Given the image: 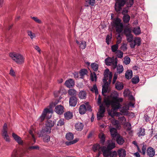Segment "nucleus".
I'll return each instance as SVG.
<instances>
[{
	"label": "nucleus",
	"instance_id": "obj_1",
	"mask_svg": "<svg viewBox=\"0 0 157 157\" xmlns=\"http://www.w3.org/2000/svg\"><path fill=\"white\" fill-rule=\"evenodd\" d=\"M112 100H110L108 98L104 99L103 102L107 107L111 105L112 109L115 110L119 109L121 107V105L120 102H121L123 101L122 98L118 97V95L112 96Z\"/></svg>",
	"mask_w": 157,
	"mask_h": 157
},
{
	"label": "nucleus",
	"instance_id": "obj_2",
	"mask_svg": "<svg viewBox=\"0 0 157 157\" xmlns=\"http://www.w3.org/2000/svg\"><path fill=\"white\" fill-rule=\"evenodd\" d=\"M110 141H108V143L107 147L103 146L101 150L103 152V155L105 157H116L117 156V153L116 151H112V150L115 147L114 143L111 142L109 143Z\"/></svg>",
	"mask_w": 157,
	"mask_h": 157
},
{
	"label": "nucleus",
	"instance_id": "obj_3",
	"mask_svg": "<svg viewBox=\"0 0 157 157\" xmlns=\"http://www.w3.org/2000/svg\"><path fill=\"white\" fill-rule=\"evenodd\" d=\"M104 75V77L103 81L104 84L102 86V94L104 96L105 94L107 92L109 85L111 82L112 74L111 72H110L109 70L107 68L105 70Z\"/></svg>",
	"mask_w": 157,
	"mask_h": 157
},
{
	"label": "nucleus",
	"instance_id": "obj_4",
	"mask_svg": "<svg viewBox=\"0 0 157 157\" xmlns=\"http://www.w3.org/2000/svg\"><path fill=\"white\" fill-rule=\"evenodd\" d=\"M10 57L17 63L22 64L24 63L25 58L22 55L16 52H10Z\"/></svg>",
	"mask_w": 157,
	"mask_h": 157
},
{
	"label": "nucleus",
	"instance_id": "obj_5",
	"mask_svg": "<svg viewBox=\"0 0 157 157\" xmlns=\"http://www.w3.org/2000/svg\"><path fill=\"white\" fill-rule=\"evenodd\" d=\"M2 135L3 139L7 142H9L10 138L7 133V126L6 123H5L2 131Z\"/></svg>",
	"mask_w": 157,
	"mask_h": 157
},
{
	"label": "nucleus",
	"instance_id": "obj_6",
	"mask_svg": "<svg viewBox=\"0 0 157 157\" xmlns=\"http://www.w3.org/2000/svg\"><path fill=\"white\" fill-rule=\"evenodd\" d=\"M116 2L115 3L114 8L115 11L118 12L120 11L122 9V7H123L126 2V0H116Z\"/></svg>",
	"mask_w": 157,
	"mask_h": 157
},
{
	"label": "nucleus",
	"instance_id": "obj_7",
	"mask_svg": "<svg viewBox=\"0 0 157 157\" xmlns=\"http://www.w3.org/2000/svg\"><path fill=\"white\" fill-rule=\"evenodd\" d=\"M51 132V131L49 129L45 127L42 128V129L39 132L38 134L39 135V137H42L43 136L46 135L47 134L50 133Z\"/></svg>",
	"mask_w": 157,
	"mask_h": 157
},
{
	"label": "nucleus",
	"instance_id": "obj_8",
	"mask_svg": "<svg viewBox=\"0 0 157 157\" xmlns=\"http://www.w3.org/2000/svg\"><path fill=\"white\" fill-rule=\"evenodd\" d=\"M12 136L14 140L16 141L18 144L21 145H23V142L20 137L14 132L12 133Z\"/></svg>",
	"mask_w": 157,
	"mask_h": 157
},
{
	"label": "nucleus",
	"instance_id": "obj_9",
	"mask_svg": "<svg viewBox=\"0 0 157 157\" xmlns=\"http://www.w3.org/2000/svg\"><path fill=\"white\" fill-rule=\"evenodd\" d=\"M78 98L76 97H71L69 98V103L70 106L75 107L78 102Z\"/></svg>",
	"mask_w": 157,
	"mask_h": 157
},
{
	"label": "nucleus",
	"instance_id": "obj_10",
	"mask_svg": "<svg viewBox=\"0 0 157 157\" xmlns=\"http://www.w3.org/2000/svg\"><path fill=\"white\" fill-rule=\"evenodd\" d=\"M146 152L147 155L149 157H153L155 154V150L151 147H149L147 149Z\"/></svg>",
	"mask_w": 157,
	"mask_h": 157
},
{
	"label": "nucleus",
	"instance_id": "obj_11",
	"mask_svg": "<svg viewBox=\"0 0 157 157\" xmlns=\"http://www.w3.org/2000/svg\"><path fill=\"white\" fill-rule=\"evenodd\" d=\"M55 112L59 114H62L64 112V107L61 105H58L55 108Z\"/></svg>",
	"mask_w": 157,
	"mask_h": 157
},
{
	"label": "nucleus",
	"instance_id": "obj_12",
	"mask_svg": "<svg viewBox=\"0 0 157 157\" xmlns=\"http://www.w3.org/2000/svg\"><path fill=\"white\" fill-rule=\"evenodd\" d=\"M55 121H52L51 120H48L45 123V127L51 130V128L52 127L55 123Z\"/></svg>",
	"mask_w": 157,
	"mask_h": 157
},
{
	"label": "nucleus",
	"instance_id": "obj_13",
	"mask_svg": "<svg viewBox=\"0 0 157 157\" xmlns=\"http://www.w3.org/2000/svg\"><path fill=\"white\" fill-rule=\"evenodd\" d=\"M65 85L68 88L73 87L75 85V82L72 79L67 80L65 82Z\"/></svg>",
	"mask_w": 157,
	"mask_h": 157
},
{
	"label": "nucleus",
	"instance_id": "obj_14",
	"mask_svg": "<svg viewBox=\"0 0 157 157\" xmlns=\"http://www.w3.org/2000/svg\"><path fill=\"white\" fill-rule=\"evenodd\" d=\"M87 111L85 104L81 105L79 109V113L81 115H83Z\"/></svg>",
	"mask_w": 157,
	"mask_h": 157
},
{
	"label": "nucleus",
	"instance_id": "obj_15",
	"mask_svg": "<svg viewBox=\"0 0 157 157\" xmlns=\"http://www.w3.org/2000/svg\"><path fill=\"white\" fill-rule=\"evenodd\" d=\"M75 129L78 131H81L83 129V124L79 122H77L75 125Z\"/></svg>",
	"mask_w": 157,
	"mask_h": 157
},
{
	"label": "nucleus",
	"instance_id": "obj_16",
	"mask_svg": "<svg viewBox=\"0 0 157 157\" xmlns=\"http://www.w3.org/2000/svg\"><path fill=\"white\" fill-rule=\"evenodd\" d=\"M98 137L100 139L101 143L102 145H104L105 140V135L102 132H100L98 135Z\"/></svg>",
	"mask_w": 157,
	"mask_h": 157
},
{
	"label": "nucleus",
	"instance_id": "obj_17",
	"mask_svg": "<svg viewBox=\"0 0 157 157\" xmlns=\"http://www.w3.org/2000/svg\"><path fill=\"white\" fill-rule=\"evenodd\" d=\"M117 154L119 157H125L126 155V151L123 149L118 150Z\"/></svg>",
	"mask_w": 157,
	"mask_h": 157
},
{
	"label": "nucleus",
	"instance_id": "obj_18",
	"mask_svg": "<svg viewBox=\"0 0 157 157\" xmlns=\"http://www.w3.org/2000/svg\"><path fill=\"white\" fill-rule=\"evenodd\" d=\"M64 115L65 119L67 120L71 119L73 116L72 113L70 111L65 112Z\"/></svg>",
	"mask_w": 157,
	"mask_h": 157
},
{
	"label": "nucleus",
	"instance_id": "obj_19",
	"mask_svg": "<svg viewBox=\"0 0 157 157\" xmlns=\"http://www.w3.org/2000/svg\"><path fill=\"white\" fill-rule=\"evenodd\" d=\"M109 130L111 136L113 138L116 137L117 134L116 129L114 128H111Z\"/></svg>",
	"mask_w": 157,
	"mask_h": 157
},
{
	"label": "nucleus",
	"instance_id": "obj_20",
	"mask_svg": "<svg viewBox=\"0 0 157 157\" xmlns=\"http://www.w3.org/2000/svg\"><path fill=\"white\" fill-rule=\"evenodd\" d=\"M140 146L142 147V151L141 150V152H140L144 155L146 154L147 145L145 144L144 142H143V143L140 144Z\"/></svg>",
	"mask_w": 157,
	"mask_h": 157
},
{
	"label": "nucleus",
	"instance_id": "obj_21",
	"mask_svg": "<svg viewBox=\"0 0 157 157\" xmlns=\"http://www.w3.org/2000/svg\"><path fill=\"white\" fill-rule=\"evenodd\" d=\"M116 141L117 143L119 145H122L124 142V140L122 136H119L117 137Z\"/></svg>",
	"mask_w": 157,
	"mask_h": 157
},
{
	"label": "nucleus",
	"instance_id": "obj_22",
	"mask_svg": "<svg viewBox=\"0 0 157 157\" xmlns=\"http://www.w3.org/2000/svg\"><path fill=\"white\" fill-rule=\"evenodd\" d=\"M88 71L86 69H84L81 70L79 72L80 77V78H83L85 75L87 74Z\"/></svg>",
	"mask_w": 157,
	"mask_h": 157
},
{
	"label": "nucleus",
	"instance_id": "obj_23",
	"mask_svg": "<svg viewBox=\"0 0 157 157\" xmlns=\"http://www.w3.org/2000/svg\"><path fill=\"white\" fill-rule=\"evenodd\" d=\"M114 27H115L116 31L118 33H120L123 30L124 26L123 24H121L118 25V26H116Z\"/></svg>",
	"mask_w": 157,
	"mask_h": 157
},
{
	"label": "nucleus",
	"instance_id": "obj_24",
	"mask_svg": "<svg viewBox=\"0 0 157 157\" xmlns=\"http://www.w3.org/2000/svg\"><path fill=\"white\" fill-rule=\"evenodd\" d=\"M124 86L122 83L117 81L115 84V88L117 90H121L123 88Z\"/></svg>",
	"mask_w": 157,
	"mask_h": 157
},
{
	"label": "nucleus",
	"instance_id": "obj_25",
	"mask_svg": "<svg viewBox=\"0 0 157 157\" xmlns=\"http://www.w3.org/2000/svg\"><path fill=\"white\" fill-rule=\"evenodd\" d=\"M132 76V72L131 70L127 71L125 74V78L128 79H131Z\"/></svg>",
	"mask_w": 157,
	"mask_h": 157
},
{
	"label": "nucleus",
	"instance_id": "obj_26",
	"mask_svg": "<svg viewBox=\"0 0 157 157\" xmlns=\"http://www.w3.org/2000/svg\"><path fill=\"white\" fill-rule=\"evenodd\" d=\"M78 95L80 99H85L86 98V94L85 91L82 90L79 93Z\"/></svg>",
	"mask_w": 157,
	"mask_h": 157
},
{
	"label": "nucleus",
	"instance_id": "obj_27",
	"mask_svg": "<svg viewBox=\"0 0 157 157\" xmlns=\"http://www.w3.org/2000/svg\"><path fill=\"white\" fill-rule=\"evenodd\" d=\"M122 19L124 23H128L130 20V16L128 14H124Z\"/></svg>",
	"mask_w": 157,
	"mask_h": 157
},
{
	"label": "nucleus",
	"instance_id": "obj_28",
	"mask_svg": "<svg viewBox=\"0 0 157 157\" xmlns=\"http://www.w3.org/2000/svg\"><path fill=\"white\" fill-rule=\"evenodd\" d=\"M65 137L67 140L71 141L74 138V135L72 133L68 132L66 134Z\"/></svg>",
	"mask_w": 157,
	"mask_h": 157
},
{
	"label": "nucleus",
	"instance_id": "obj_29",
	"mask_svg": "<svg viewBox=\"0 0 157 157\" xmlns=\"http://www.w3.org/2000/svg\"><path fill=\"white\" fill-rule=\"evenodd\" d=\"M111 123L113 125L116 126L117 128L120 129L121 128V126L118 121L114 119L112 121Z\"/></svg>",
	"mask_w": 157,
	"mask_h": 157
},
{
	"label": "nucleus",
	"instance_id": "obj_30",
	"mask_svg": "<svg viewBox=\"0 0 157 157\" xmlns=\"http://www.w3.org/2000/svg\"><path fill=\"white\" fill-rule=\"evenodd\" d=\"M121 20L119 18L117 17L116 19H114L113 21L114 26H118V25L122 24V23H121Z\"/></svg>",
	"mask_w": 157,
	"mask_h": 157
},
{
	"label": "nucleus",
	"instance_id": "obj_31",
	"mask_svg": "<svg viewBox=\"0 0 157 157\" xmlns=\"http://www.w3.org/2000/svg\"><path fill=\"white\" fill-rule=\"evenodd\" d=\"M79 140V139L78 138H76L74 140H73L71 141H66L65 143V144L67 146L76 143Z\"/></svg>",
	"mask_w": 157,
	"mask_h": 157
},
{
	"label": "nucleus",
	"instance_id": "obj_32",
	"mask_svg": "<svg viewBox=\"0 0 157 157\" xmlns=\"http://www.w3.org/2000/svg\"><path fill=\"white\" fill-rule=\"evenodd\" d=\"M131 30L130 28H125L124 31V33L125 36L131 34Z\"/></svg>",
	"mask_w": 157,
	"mask_h": 157
},
{
	"label": "nucleus",
	"instance_id": "obj_33",
	"mask_svg": "<svg viewBox=\"0 0 157 157\" xmlns=\"http://www.w3.org/2000/svg\"><path fill=\"white\" fill-rule=\"evenodd\" d=\"M68 94L71 97H76V90L73 89H71L68 90Z\"/></svg>",
	"mask_w": 157,
	"mask_h": 157
},
{
	"label": "nucleus",
	"instance_id": "obj_34",
	"mask_svg": "<svg viewBox=\"0 0 157 157\" xmlns=\"http://www.w3.org/2000/svg\"><path fill=\"white\" fill-rule=\"evenodd\" d=\"M91 66L92 68L94 71H96L98 70V65L95 63L91 64Z\"/></svg>",
	"mask_w": 157,
	"mask_h": 157
},
{
	"label": "nucleus",
	"instance_id": "obj_35",
	"mask_svg": "<svg viewBox=\"0 0 157 157\" xmlns=\"http://www.w3.org/2000/svg\"><path fill=\"white\" fill-rule=\"evenodd\" d=\"M138 134V136L139 137H140L141 136H144L145 135V132L144 128H142V127L140 128Z\"/></svg>",
	"mask_w": 157,
	"mask_h": 157
},
{
	"label": "nucleus",
	"instance_id": "obj_36",
	"mask_svg": "<svg viewBox=\"0 0 157 157\" xmlns=\"http://www.w3.org/2000/svg\"><path fill=\"white\" fill-rule=\"evenodd\" d=\"M139 78L138 75H136L135 77H133L132 79V82L133 84H137L139 81Z\"/></svg>",
	"mask_w": 157,
	"mask_h": 157
},
{
	"label": "nucleus",
	"instance_id": "obj_37",
	"mask_svg": "<svg viewBox=\"0 0 157 157\" xmlns=\"http://www.w3.org/2000/svg\"><path fill=\"white\" fill-rule=\"evenodd\" d=\"M117 73H121L124 70V68L123 66L119 64L117 67Z\"/></svg>",
	"mask_w": 157,
	"mask_h": 157
},
{
	"label": "nucleus",
	"instance_id": "obj_38",
	"mask_svg": "<svg viewBox=\"0 0 157 157\" xmlns=\"http://www.w3.org/2000/svg\"><path fill=\"white\" fill-rule=\"evenodd\" d=\"M113 60L111 58L109 57L106 58L105 60L106 64L107 65H110Z\"/></svg>",
	"mask_w": 157,
	"mask_h": 157
},
{
	"label": "nucleus",
	"instance_id": "obj_39",
	"mask_svg": "<svg viewBox=\"0 0 157 157\" xmlns=\"http://www.w3.org/2000/svg\"><path fill=\"white\" fill-rule=\"evenodd\" d=\"M133 32L136 35H139L141 33V30L140 27H138L134 28Z\"/></svg>",
	"mask_w": 157,
	"mask_h": 157
},
{
	"label": "nucleus",
	"instance_id": "obj_40",
	"mask_svg": "<svg viewBox=\"0 0 157 157\" xmlns=\"http://www.w3.org/2000/svg\"><path fill=\"white\" fill-rule=\"evenodd\" d=\"M126 36L128 42L129 43L132 42L133 39V37L132 34H131Z\"/></svg>",
	"mask_w": 157,
	"mask_h": 157
},
{
	"label": "nucleus",
	"instance_id": "obj_41",
	"mask_svg": "<svg viewBox=\"0 0 157 157\" xmlns=\"http://www.w3.org/2000/svg\"><path fill=\"white\" fill-rule=\"evenodd\" d=\"M126 3L127 4V7H131L133 4L134 0H126Z\"/></svg>",
	"mask_w": 157,
	"mask_h": 157
},
{
	"label": "nucleus",
	"instance_id": "obj_42",
	"mask_svg": "<svg viewBox=\"0 0 157 157\" xmlns=\"http://www.w3.org/2000/svg\"><path fill=\"white\" fill-rule=\"evenodd\" d=\"M86 46V42L84 41H81V43L80 44V48L82 49H85Z\"/></svg>",
	"mask_w": 157,
	"mask_h": 157
},
{
	"label": "nucleus",
	"instance_id": "obj_43",
	"mask_svg": "<svg viewBox=\"0 0 157 157\" xmlns=\"http://www.w3.org/2000/svg\"><path fill=\"white\" fill-rule=\"evenodd\" d=\"M100 148V145L98 144H96L93 145L92 149L95 152L99 149Z\"/></svg>",
	"mask_w": 157,
	"mask_h": 157
},
{
	"label": "nucleus",
	"instance_id": "obj_44",
	"mask_svg": "<svg viewBox=\"0 0 157 157\" xmlns=\"http://www.w3.org/2000/svg\"><path fill=\"white\" fill-rule=\"evenodd\" d=\"M116 53L118 58H121L123 57V53L121 51L118 50L117 51Z\"/></svg>",
	"mask_w": 157,
	"mask_h": 157
},
{
	"label": "nucleus",
	"instance_id": "obj_45",
	"mask_svg": "<svg viewBox=\"0 0 157 157\" xmlns=\"http://www.w3.org/2000/svg\"><path fill=\"white\" fill-rule=\"evenodd\" d=\"M134 42L135 43H136V45H137L138 46H139L141 44L140 38H136L134 40Z\"/></svg>",
	"mask_w": 157,
	"mask_h": 157
},
{
	"label": "nucleus",
	"instance_id": "obj_46",
	"mask_svg": "<svg viewBox=\"0 0 157 157\" xmlns=\"http://www.w3.org/2000/svg\"><path fill=\"white\" fill-rule=\"evenodd\" d=\"M118 48V45L117 44H115L112 45L111 46V50L113 52H117Z\"/></svg>",
	"mask_w": 157,
	"mask_h": 157
},
{
	"label": "nucleus",
	"instance_id": "obj_47",
	"mask_svg": "<svg viewBox=\"0 0 157 157\" xmlns=\"http://www.w3.org/2000/svg\"><path fill=\"white\" fill-rule=\"evenodd\" d=\"M105 111V108L104 106H103V105L101 104L100 106V109L98 112L102 113H104Z\"/></svg>",
	"mask_w": 157,
	"mask_h": 157
},
{
	"label": "nucleus",
	"instance_id": "obj_48",
	"mask_svg": "<svg viewBox=\"0 0 157 157\" xmlns=\"http://www.w3.org/2000/svg\"><path fill=\"white\" fill-rule=\"evenodd\" d=\"M91 90L92 92L94 91L96 95L98 94V92L96 84H95L93 85V87L91 89Z\"/></svg>",
	"mask_w": 157,
	"mask_h": 157
},
{
	"label": "nucleus",
	"instance_id": "obj_49",
	"mask_svg": "<svg viewBox=\"0 0 157 157\" xmlns=\"http://www.w3.org/2000/svg\"><path fill=\"white\" fill-rule=\"evenodd\" d=\"M85 104L87 110L89 112H91L92 110V109L91 106L89 105V103L87 102L85 103Z\"/></svg>",
	"mask_w": 157,
	"mask_h": 157
},
{
	"label": "nucleus",
	"instance_id": "obj_50",
	"mask_svg": "<svg viewBox=\"0 0 157 157\" xmlns=\"http://www.w3.org/2000/svg\"><path fill=\"white\" fill-rule=\"evenodd\" d=\"M90 77L92 81H93L94 80L95 81H96L97 77L96 74L95 72H94L93 73V74L92 73H91Z\"/></svg>",
	"mask_w": 157,
	"mask_h": 157
},
{
	"label": "nucleus",
	"instance_id": "obj_51",
	"mask_svg": "<svg viewBox=\"0 0 157 157\" xmlns=\"http://www.w3.org/2000/svg\"><path fill=\"white\" fill-rule=\"evenodd\" d=\"M27 33L29 36L32 39H33V38L35 37V34L33 33L31 31L28 30L27 31Z\"/></svg>",
	"mask_w": 157,
	"mask_h": 157
},
{
	"label": "nucleus",
	"instance_id": "obj_52",
	"mask_svg": "<svg viewBox=\"0 0 157 157\" xmlns=\"http://www.w3.org/2000/svg\"><path fill=\"white\" fill-rule=\"evenodd\" d=\"M104 114L98 112L97 113V119L98 120H100L104 117Z\"/></svg>",
	"mask_w": 157,
	"mask_h": 157
},
{
	"label": "nucleus",
	"instance_id": "obj_53",
	"mask_svg": "<svg viewBox=\"0 0 157 157\" xmlns=\"http://www.w3.org/2000/svg\"><path fill=\"white\" fill-rule=\"evenodd\" d=\"M130 59L128 56H126L124 58V63L125 64L127 65L130 63Z\"/></svg>",
	"mask_w": 157,
	"mask_h": 157
},
{
	"label": "nucleus",
	"instance_id": "obj_54",
	"mask_svg": "<svg viewBox=\"0 0 157 157\" xmlns=\"http://www.w3.org/2000/svg\"><path fill=\"white\" fill-rule=\"evenodd\" d=\"M86 2H88V4L89 5L93 6H94L95 3V0H87Z\"/></svg>",
	"mask_w": 157,
	"mask_h": 157
},
{
	"label": "nucleus",
	"instance_id": "obj_55",
	"mask_svg": "<svg viewBox=\"0 0 157 157\" xmlns=\"http://www.w3.org/2000/svg\"><path fill=\"white\" fill-rule=\"evenodd\" d=\"M45 116V114L42 113L41 115L38 119L39 121L41 122H42L44 120Z\"/></svg>",
	"mask_w": 157,
	"mask_h": 157
},
{
	"label": "nucleus",
	"instance_id": "obj_56",
	"mask_svg": "<svg viewBox=\"0 0 157 157\" xmlns=\"http://www.w3.org/2000/svg\"><path fill=\"white\" fill-rule=\"evenodd\" d=\"M118 77V74L117 73H115L113 77V79L112 82V84H114L116 81V80L117 78Z\"/></svg>",
	"mask_w": 157,
	"mask_h": 157
},
{
	"label": "nucleus",
	"instance_id": "obj_57",
	"mask_svg": "<svg viewBox=\"0 0 157 157\" xmlns=\"http://www.w3.org/2000/svg\"><path fill=\"white\" fill-rule=\"evenodd\" d=\"M64 124V122L63 120L60 119L57 122V125L58 126H61L63 125Z\"/></svg>",
	"mask_w": 157,
	"mask_h": 157
},
{
	"label": "nucleus",
	"instance_id": "obj_58",
	"mask_svg": "<svg viewBox=\"0 0 157 157\" xmlns=\"http://www.w3.org/2000/svg\"><path fill=\"white\" fill-rule=\"evenodd\" d=\"M50 140V136L48 135H46L43 138V141L45 142H48Z\"/></svg>",
	"mask_w": 157,
	"mask_h": 157
},
{
	"label": "nucleus",
	"instance_id": "obj_59",
	"mask_svg": "<svg viewBox=\"0 0 157 157\" xmlns=\"http://www.w3.org/2000/svg\"><path fill=\"white\" fill-rule=\"evenodd\" d=\"M123 51H125L127 50V44H123L120 48Z\"/></svg>",
	"mask_w": 157,
	"mask_h": 157
},
{
	"label": "nucleus",
	"instance_id": "obj_60",
	"mask_svg": "<svg viewBox=\"0 0 157 157\" xmlns=\"http://www.w3.org/2000/svg\"><path fill=\"white\" fill-rule=\"evenodd\" d=\"M39 147L37 145L31 146L29 147V150L32 149L39 150Z\"/></svg>",
	"mask_w": 157,
	"mask_h": 157
},
{
	"label": "nucleus",
	"instance_id": "obj_61",
	"mask_svg": "<svg viewBox=\"0 0 157 157\" xmlns=\"http://www.w3.org/2000/svg\"><path fill=\"white\" fill-rule=\"evenodd\" d=\"M32 18L36 22L38 23H41V21L38 18L36 17H33Z\"/></svg>",
	"mask_w": 157,
	"mask_h": 157
},
{
	"label": "nucleus",
	"instance_id": "obj_62",
	"mask_svg": "<svg viewBox=\"0 0 157 157\" xmlns=\"http://www.w3.org/2000/svg\"><path fill=\"white\" fill-rule=\"evenodd\" d=\"M132 143L136 147L138 151L139 152H140L141 150H140L139 146L138 145L136 141H133L132 142Z\"/></svg>",
	"mask_w": 157,
	"mask_h": 157
},
{
	"label": "nucleus",
	"instance_id": "obj_63",
	"mask_svg": "<svg viewBox=\"0 0 157 157\" xmlns=\"http://www.w3.org/2000/svg\"><path fill=\"white\" fill-rule=\"evenodd\" d=\"M111 37L109 35H108L106 38V43L108 44L109 42L111 40Z\"/></svg>",
	"mask_w": 157,
	"mask_h": 157
},
{
	"label": "nucleus",
	"instance_id": "obj_64",
	"mask_svg": "<svg viewBox=\"0 0 157 157\" xmlns=\"http://www.w3.org/2000/svg\"><path fill=\"white\" fill-rule=\"evenodd\" d=\"M126 126L128 127L127 130L128 131L130 130L131 129V125L130 123L127 122L126 124Z\"/></svg>",
	"mask_w": 157,
	"mask_h": 157
}]
</instances>
